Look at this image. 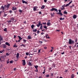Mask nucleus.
<instances>
[{
  "label": "nucleus",
  "mask_w": 78,
  "mask_h": 78,
  "mask_svg": "<svg viewBox=\"0 0 78 78\" xmlns=\"http://www.w3.org/2000/svg\"><path fill=\"white\" fill-rule=\"evenodd\" d=\"M17 8L16 7H12V9L13 11H15V10H16Z\"/></svg>",
  "instance_id": "nucleus-10"
},
{
  "label": "nucleus",
  "mask_w": 78,
  "mask_h": 78,
  "mask_svg": "<svg viewBox=\"0 0 78 78\" xmlns=\"http://www.w3.org/2000/svg\"><path fill=\"white\" fill-rule=\"evenodd\" d=\"M0 47H1L2 48H5L7 47V46L5 44H2L0 46Z\"/></svg>",
  "instance_id": "nucleus-3"
},
{
  "label": "nucleus",
  "mask_w": 78,
  "mask_h": 78,
  "mask_svg": "<svg viewBox=\"0 0 78 78\" xmlns=\"http://www.w3.org/2000/svg\"><path fill=\"white\" fill-rule=\"evenodd\" d=\"M5 45L9 46H10V44L8 42H5Z\"/></svg>",
  "instance_id": "nucleus-12"
},
{
  "label": "nucleus",
  "mask_w": 78,
  "mask_h": 78,
  "mask_svg": "<svg viewBox=\"0 0 78 78\" xmlns=\"http://www.w3.org/2000/svg\"><path fill=\"white\" fill-rule=\"evenodd\" d=\"M69 5V4L68 3V4H66L65 5V6L66 7L68 6Z\"/></svg>",
  "instance_id": "nucleus-41"
},
{
  "label": "nucleus",
  "mask_w": 78,
  "mask_h": 78,
  "mask_svg": "<svg viewBox=\"0 0 78 78\" xmlns=\"http://www.w3.org/2000/svg\"><path fill=\"white\" fill-rule=\"evenodd\" d=\"M10 4H8L7 5H5V6L6 7V8H8L9 7V6H10Z\"/></svg>",
  "instance_id": "nucleus-13"
},
{
  "label": "nucleus",
  "mask_w": 78,
  "mask_h": 78,
  "mask_svg": "<svg viewBox=\"0 0 78 78\" xmlns=\"http://www.w3.org/2000/svg\"><path fill=\"white\" fill-rule=\"evenodd\" d=\"M28 65L29 66H31V63L30 62H29L28 63Z\"/></svg>",
  "instance_id": "nucleus-33"
},
{
  "label": "nucleus",
  "mask_w": 78,
  "mask_h": 78,
  "mask_svg": "<svg viewBox=\"0 0 78 78\" xmlns=\"http://www.w3.org/2000/svg\"><path fill=\"white\" fill-rule=\"evenodd\" d=\"M50 11H55V12H58L57 9H55V8H52L50 10Z\"/></svg>",
  "instance_id": "nucleus-2"
},
{
  "label": "nucleus",
  "mask_w": 78,
  "mask_h": 78,
  "mask_svg": "<svg viewBox=\"0 0 78 78\" xmlns=\"http://www.w3.org/2000/svg\"><path fill=\"white\" fill-rule=\"evenodd\" d=\"M27 39H31V37L30 36V35H29L28 36V37H27Z\"/></svg>",
  "instance_id": "nucleus-15"
},
{
  "label": "nucleus",
  "mask_w": 78,
  "mask_h": 78,
  "mask_svg": "<svg viewBox=\"0 0 78 78\" xmlns=\"http://www.w3.org/2000/svg\"><path fill=\"white\" fill-rule=\"evenodd\" d=\"M34 25H31V27L32 29H34Z\"/></svg>",
  "instance_id": "nucleus-20"
},
{
  "label": "nucleus",
  "mask_w": 78,
  "mask_h": 78,
  "mask_svg": "<svg viewBox=\"0 0 78 78\" xmlns=\"http://www.w3.org/2000/svg\"><path fill=\"white\" fill-rule=\"evenodd\" d=\"M48 36H49V35H48V34H46V38L47 39H48Z\"/></svg>",
  "instance_id": "nucleus-48"
},
{
  "label": "nucleus",
  "mask_w": 78,
  "mask_h": 78,
  "mask_svg": "<svg viewBox=\"0 0 78 78\" xmlns=\"http://www.w3.org/2000/svg\"><path fill=\"white\" fill-rule=\"evenodd\" d=\"M41 25L43 26V24L41 23V21H39L38 24H36V26H37V27H39Z\"/></svg>",
  "instance_id": "nucleus-4"
},
{
  "label": "nucleus",
  "mask_w": 78,
  "mask_h": 78,
  "mask_svg": "<svg viewBox=\"0 0 78 78\" xmlns=\"http://www.w3.org/2000/svg\"><path fill=\"white\" fill-rule=\"evenodd\" d=\"M9 54L8 53H6V55L9 56Z\"/></svg>",
  "instance_id": "nucleus-53"
},
{
  "label": "nucleus",
  "mask_w": 78,
  "mask_h": 78,
  "mask_svg": "<svg viewBox=\"0 0 78 78\" xmlns=\"http://www.w3.org/2000/svg\"><path fill=\"white\" fill-rule=\"evenodd\" d=\"M11 21L10 20H9L8 21H7V22H8V23H11Z\"/></svg>",
  "instance_id": "nucleus-44"
},
{
  "label": "nucleus",
  "mask_w": 78,
  "mask_h": 78,
  "mask_svg": "<svg viewBox=\"0 0 78 78\" xmlns=\"http://www.w3.org/2000/svg\"><path fill=\"white\" fill-rule=\"evenodd\" d=\"M12 10L9 11V12H10V13H12Z\"/></svg>",
  "instance_id": "nucleus-55"
},
{
  "label": "nucleus",
  "mask_w": 78,
  "mask_h": 78,
  "mask_svg": "<svg viewBox=\"0 0 78 78\" xmlns=\"http://www.w3.org/2000/svg\"><path fill=\"white\" fill-rule=\"evenodd\" d=\"M19 12H22V11L20 9H19Z\"/></svg>",
  "instance_id": "nucleus-47"
},
{
  "label": "nucleus",
  "mask_w": 78,
  "mask_h": 78,
  "mask_svg": "<svg viewBox=\"0 0 78 78\" xmlns=\"http://www.w3.org/2000/svg\"><path fill=\"white\" fill-rule=\"evenodd\" d=\"M51 76H53V73H51Z\"/></svg>",
  "instance_id": "nucleus-60"
},
{
  "label": "nucleus",
  "mask_w": 78,
  "mask_h": 78,
  "mask_svg": "<svg viewBox=\"0 0 78 78\" xmlns=\"http://www.w3.org/2000/svg\"><path fill=\"white\" fill-rule=\"evenodd\" d=\"M77 42V38H76L75 40V42Z\"/></svg>",
  "instance_id": "nucleus-42"
},
{
  "label": "nucleus",
  "mask_w": 78,
  "mask_h": 78,
  "mask_svg": "<svg viewBox=\"0 0 78 78\" xmlns=\"http://www.w3.org/2000/svg\"><path fill=\"white\" fill-rule=\"evenodd\" d=\"M23 42L24 43H26V41H27L25 39H23Z\"/></svg>",
  "instance_id": "nucleus-34"
},
{
  "label": "nucleus",
  "mask_w": 78,
  "mask_h": 78,
  "mask_svg": "<svg viewBox=\"0 0 78 78\" xmlns=\"http://www.w3.org/2000/svg\"><path fill=\"white\" fill-rule=\"evenodd\" d=\"M26 1H24L23 0H22V2L23 3H24Z\"/></svg>",
  "instance_id": "nucleus-43"
},
{
  "label": "nucleus",
  "mask_w": 78,
  "mask_h": 78,
  "mask_svg": "<svg viewBox=\"0 0 78 78\" xmlns=\"http://www.w3.org/2000/svg\"><path fill=\"white\" fill-rule=\"evenodd\" d=\"M42 24H43V25H46V22H45V23H42Z\"/></svg>",
  "instance_id": "nucleus-51"
},
{
  "label": "nucleus",
  "mask_w": 78,
  "mask_h": 78,
  "mask_svg": "<svg viewBox=\"0 0 78 78\" xmlns=\"http://www.w3.org/2000/svg\"><path fill=\"white\" fill-rule=\"evenodd\" d=\"M37 34H39V33H40V31L39 30L37 31Z\"/></svg>",
  "instance_id": "nucleus-57"
},
{
  "label": "nucleus",
  "mask_w": 78,
  "mask_h": 78,
  "mask_svg": "<svg viewBox=\"0 0 78 78\" xmlns=\"http://www.w3.org/2000/svg\"><path fill=\"white\" fill-rule=\"evenodd\" d=\"M38 78H42L41 76H40L38 77Z\"/></svg>",
  "instance_id": "nucleus-64"
},
{
  "label": "nucleus",
  "mask_w": 78,
  "mask_h": 78,
  "mask_svg": "<svg viewBox=\"0 0 78 78\" xmlns=\"http://www.w3.org/2000/svg\"><path fill=\"white\" fill-rule=\"evenodd\" d=\"M1 9H2V11H3L5 9V7L3 6H1Z\"/></svg>",
  "instance_id": "nucleus-17"
},
{
  "label": "nucleus",
  "mask_w": 78,
  "mask_h": 78,
  "mask_svg": "<svg viewBox=\"0 0 78 78\" xmlns=\"http://www.w3.org/2000/svg\"><path fill=\"white\" fill-rule=\"evenodd\" d=\"M75 76L74 74H72L71 76V78H74Z\"/></svg>",
  "instance_id": "nucleus-18"
},
{
  "label": "nucleus",
  "mask_w": 78,
  "mask_h": 78,
  "mask_svg": "<svg viewBox=\"0 0 78 78\" xmlns=\"http://www.w3.org/2000/svg\"><path fill=\"white\" fill-rule=\"evenodd\" d=\"M38 66H34V68L36 69H37V68H38Z\"/></svg>",
  "instance_id": "nucleus-28"
},
{
  "label": "nucleus",
  "mask_w": 78,
  "mask_h": 78,
  "mask_svg": "<svg viewBox=\"0 0 78 78\" xmlns=\"http://www.w3.org/2000/svg\"><path fill=\"white\" fill-rule=\"evenodd\" d=\"M18 38H19V40H22V39H23V38H21V37L20 36H18Z\"/></svg>",
  "instance_id": "nucleus-16"
},
{
  "label": "nucleus",
  "mask_w": 78,
  "mask_h": 78,
  "mask_svg": "<svg viewBox=\"0 0 78 78\" xmlns=\"http://www.w3.org/2000/svg\"><path fill=\"white\" fill-rule=\"evenodd\" d=\"M45 7V6L44 5H42L41 7V9H44V8Z\"/></svg>",
  "instance_id": "nucleus-21"
},
{
  "label": "nucleus",
  "mask_w": 78,
  "mask_h": 78,
  "mask_svg": "<svg viewBox=\"0 0 78 78\" xmlns=\"http://www.w3.org/2000/svg\"><path fill=\"white\" fill-rule=\"evenodd\" d=\"M74 42H75L74 40H72L71 39H69L68 43L69 44H73L74 43Z\"/></svg>",
  "instance_id": "nucleus-1"
},
{
  "label": "nucleus",
  "mask_w": 78,
  "mask_h": 78,
  "mask_svg": "<svg viewBox=\"0 0 78 78\" xmlns=\"http://www.w3.org/2000/svg\"><path fill=\"white\" fill-rule=\"evenodd\" d=\"M40 30H42L43 29V26H41L40 28Z\"/></svg>",
  "instance_id": "nucleus-36"
},
{
  "label": "nucleus",
  "mask_w": 78,
  "mask_h": 78,
  "mask_svg": "<svg viewBox=\"0 0 78 78\" xmlns=\"http://www.w3.org/2000/svg\"><path fill=\"white\" fill-rule=\"evenodd\" d=\"M39 42L41 44L43 43L42 41H39Z\"/></svg>",
  "instance_id": "nucleus-54"
},
{
  "label": "nucleus",
  "mask_w": 78,
  "mask_h": 78,
  "mask_svg": "<svg viewBox=\"0 0 78 78\" xmlns=\"http://www.w3.org/2000/svg\"><path fill=\"white\" fill-rule=\"evenodd\" d=\"M3 51H0V53H3Z\"/></svg>",
  "instance_id": "nucleus-62"
},
{
  "label": "nucleus",
  "mask_w": 78,
  "mask_h": 78,
  "mask_svg": "<svg viewBox=\"0 0 78 78\" xmlns=\"http://www.w3.org/2000/svg\"><path fill=\"white\" fill-rule=\"evenodd\" d=\"M37 31V29L36 28L35 29H34L32 30V31L34 32H36Z\"/></svg>",
  "instance_id": "nucleus-11"
},
{
  "label": "nucleus",
  "mask_w": 78,
  "mask_h": 78,
  "mask_svg": "<svg viewBox=\"0 0 78 78\" xmlns=\"http://www.w3.org/2000/svg\"><path fill=\"white\" fill-rule=\"evenodd\" d=\"M10 20L12 22L13 21H14V18L13 17H12L10 18Z\"/></svg>",
  "instance_id": "nucleus-22"
},
{
  "label": "nucleus",
  "mask_w": 78,
  "mask_h": 78,
  "mask_svg": "<svg viewBox=\"0 0 78 78\" xmlns=\"http://www.w3.org/2000/svg\"><path fill=\"white\" fill-rule=\"evenodd\" d=\"M13 61L12 60L10 61V63L11 64L13 63Z\"/></svg>",
  "instance_id": "nucleus-46"
},
{
  "label": "nucleus",
  "mask_w": 78,
  "mask_h": 78,
  "mask_svg": "<svg viewBox=\"0 0 78 78\" xmlns=\"http://www.w3.org/2000/svg\"><path fill=\"white\" fill-rule=\"evenodd\" d=\"M34 71L36 72H38V69H36V70H34Z\"/></svg>",
  "instance_id": "nucleus-40"
},
{
  "label": "nucleus",
  "mask_w": 78,
  "mask_h": 78,
  "mask_svg": "<svg viewBox=\"0 0 78 78\" xmlns=\"http://www.w3.org/2000/svg\"><path fill=\"white\" fill-rule=\"evenodd\" d=\"M19 53H17V54H16V58H18L19 57Z\"/></svg>",
  "instance_id": "nucleus-26"
},
{
  "label": "nucleus",
  "mask_w": 78,
  "mask_h": 78,
  "mask_svg": "<svg viewBox=\"0 0 78 78\" xmlns=\"http://www.w3.org/2000/svg\"><path fill=\"white\" fill-rule=\"evenodd\" d=\"M4 31L7 32V28H5L4 29Z\"/></svg>",
  "instance_id": "nucleus-24"
},
{
  "label": "nucleus",
  "mask_w": 78,
  "mask_h": 78,
  "mask_svg": "<svg viewBox=\"0 0 78 78\" xmlns=\"http://www.w3.org/2000/svg\"><path fill=\"white\" fill-rule=\"evenodd\" d=\"M16 37V35H14V38L15 39Z\"/></svg>",
  "instance_id": "nucleus-63"
},
{
  "label": "nucleus",
  "mask_w": 78,
  "mask_h": 78,
  "mask_svg": "<svg viewBox=\"0 0 78 78\" xmlns=\"http://www.w3.org/2000/svg\"><path fill=\"white\" fill-rule=\"evenodd\" d=\"M64 7L62 6L61 8V10H63V9H64Z\"/></svg>",
  "instance_id": "nucleus-38"
},
{
  "label": "nucleus",
  "mask_w": 78,
  "mask_h": 78,
  "mask_svg": "<svg viewBox=\"0 0 78 78\" xmlns=\"http://www.w3.org/2000/svg\"><path fill=\"white\" fill-rule=\"evenodd\" d=\"M58 12L59 13H61V10L60 9L58 10Z\"/></svg>",
  "instance_id": "nucleus-52"
},
{
  "label": "nucleus",
  "mask_w": 78,
  "mask_h": 78,
  "mask_svg": "<svg viewBox=\"0 0 78 78\" xmlns=\"http://www.w3.org/2000/svg\"><path fill=\"white\" fill-rule=\"evenodd\" d=\"M77 17V16L76 15H74L73 16V18L74 19H76Z\"/></svg>",
  "instance_id": "nucleus-9"
},
{
  "label": "nucleus",
  "mask_w": 78,
  "mask_h": 78,
  "mask_svg": "<svg viewBox=\"0 0 78 78\" xmlns=\"http://www.w3.org/2000/svg\"><path fill=\"white\" fill-rule=\"evenodd\" d=\"M22 61L23 62L22 65L24 66H25L26 64L25 60H22Z\"/></svg>",
  "instance_id": "nucleus-5"
},
{
  "label": "nucleus",
  "mask_w": 78,
  "mask_h": 78,
  "mask_svg": "<svg viewBox=\"0 0 78 78\" xmlns=\"http://www.w3.org/2000/svg\"><path fill=\"white\" fill-rule=\"evenodd\" d=\"M69 48L70 49H71V48H72V46H69Z\"/></svg>",
  "instance_id": "nucleus-59"
},
{
  "label": "nucleus",
  "mask_w": 78,
  "mask_h": 78,
  "mask_svg": "<svg viewBox=\"0 0 78 78\" xmlns=\"http://www.w3.org/2000/svg\"><path fill=\"white\" fill-rule=\"evenodd\" d=\"M56 64L55 63H53L51 67L53 68L55 67Z\"/></svg>",
  "instance_id": "nucleus-8"
},
{
  "label": "nucleus",
  "mask_w": 78,
  "mask_h": 78,
  "mask_svg": "<svg viewBox=\"0 0 78 78\" xmlns=\"http://www.w3.org/2000/svg\"><path fill=\"white\" fill-rule=\"evenodd\" d=\"M13 47L17 48V45H16V44H15V45H13Z\"/></svg>",
  "instance_id": "nucleus-35"
},
{
  "label": "nucleus",
  "mask_w": 78,
  "mask_h": 78,
  "mask_svg": "<svg viewBox=\"0 0 78 78\" xmlns=\"http://www.w3.org/2000/svg\"><path fill=\"white\" fill-rule=\"evenodd\" d=\"M65 19V18H62V17H60L59 19V20H64Z\"/></svg>",
  "instance_id": "nucleus-25"
},
{
  "label": "nucleus",
  "mask_w": 78,
  "mask_h": 78,
  "mask_svg": "<svg viewBox=\"0 0 78 78\" xmlns=\"http://www.w3.org/2000/svg\"><path fill=\"white\" fill-rule=\"evenodd\" d=\"M3 41V37L2 36H0V42L1 41Z\"/></svg>",
  "instance_id": "nucleus-19"
},
{
  "label": "nucleus",
  "mask_w": 78,
  "mask_h": 78,
  "mask_svg": "<svg viewBox=\"0 0 78 78\" xmlns=\"http://www.w3.org/2000/svg\"><path fill=\"white\" fill-rule=\"evenodd\" d=\"M29 55V53H28V52H26V55Z\"/></svg>",
  "instance_id": "nucleus-45"
},
{
  "label": "nucleus",
  "mask_w": 78,
  "mask_h": 78,
  "mask_svg": "<svg viewBox=\"0 0 78 78\" xmlns=\"http://www.w3.org/2000/svg\"><path fill=\"white\" fill-rule=\"evenodd\" d=\"M48 58H49L48 60H49L50 61H52L53 59V57H52L49 56L48 57Z\"/></svg>",
  "instance_id": "nucleus-7"
},
{
  "label": "nucleus",
  "mask_w": 78,
  "mask_h": 78,
  "mask_svg": "<svg viewBox=\"0 0 78 78\" xmlns=\"http://www.w3.org/2000/svg\"><path fill=\"white\" fill-rule=\"evenodd\" d=\"M73 2V1L72 0H71V2H70L69 4V5H70V4H71L72 2Z\"/></svg>",
  "instance_id": "nucleus-49"
},
{
  "label": "nucleus",
  "mask_w": 78,
  "mask_h": 78,
  "mask_svg": "<svg viewBox=\"0 0 78 78\" xmlns=\"http://www.w3.org/2000/svg\"><path fill=\"white\" fill-rule=\"evenodd\" d=\"M46 77H49L50 76V75L49 74H47L45 76Z\"/></svg>",
  "instance_id": "nucleus-32"
},
{
  "label": "nucleus",
  "mask_w": 78,
  "mask_h": 78,
  "mask_svg": "<svg viewBox=\"0 0 78 78\" xmlns=\"http://www.w3.org/2000/svg\"><path fill=\"white\" fill-rule=\"evenodd\" d=\"M53 14L52 13H51V17H52L53 16H54V13H53Z\"/></svg>",
  "instance_id": "nucleus-37"
},
{
  "label": "nucleus",
  "mask_w": 78,
  "mask_h": 78,
  "mask_svg": "<svg viewBox=\"0 0 78 78\" xmlns=\"http://www.w3.org/2000/svg\"><path fill=\"white\" fill-rule=\"evenodd\" d=\"M44 2H47V0H44Z\"/></svg>",
  "instance_id": "nucleus-61"
},
{
  "label": "nucleus",
  "mask_w": 78,
  "mask_h": 78,
  "mask_svg": "<svg viewBox=\"0 0 78 78\" xmlns=\"http://www.w3.org/2000/svg\"><path fill=\"white\" fill-rule=\"evenodd\" d=\"M7 14H5V13H4V16H3V17H6V16H7Z\"/></svg>",
  "instance_id": "nucleus-29"
},
{
  "label": "nucleus",
  "mask_w": 78,
  "mask_h": 78,
  "mask_svg": "<svg viewBox=\"0 0 78 78\" xmlns=\"http://www.w3.org/2000/svg\"><path fill=\"white\" fill-rule=\"evenodd\" d=\"M43 28H45V29H47V27L46 26H43Z\"/></svg>",
  "instance_id": "nucleus-27"
},
{
  "label": "nucleus",
  "mask_w": 78,
  "mask_h": 78,
  "mask_svg": "<svg viewBox=\"0 0 78 78\" xmlns=\"http://www.w3.org/2000/svg\"><path fill=\"white\" fill-rule=\"evenodd\" d=\"M41 49H40L38 50V53L39 54V53H41Z\"/></svg>",
  "instance_id": "nucleus-30"
},
{
  "label": "nucleus",
  "mask_w": 78,
  "mask_h": 78,
  "mask_svg": "<svg viewBox=\"0 0 78 78\" xmlns=\"http://www.w3.org/2000/svg\"><path fill=\"white\" fill-rule=\"evenodd\" d=\"M63 13L64 14H67L68 12L66 11H64Z\"/></svg>",
  "instance_id": "nucleus-23"
},
{
  "label": "nucleus",
  "mask_w": 78,
  "mask_h": 78,
  "mask_svg": "<svg viewBox=\"0 0 78 78\" xmlns=\"http://www.w3.org/2000/svg\"><path fill=\"white\" fill-rule=\"evenodd\" d=\"M51 69H52V68H51V67H50L49 68V70H51Z\"/></svg>",
  "instance_id": "nucleus-58"
},
{
  "label": "nucleus",
  "mask_w": 78,
  "mask_h": 78,
  "mask_svg": "<svg viewBox=\"0 0 78 78\" xmlns=\"http://www.w3.org/2000/svg\"><path fill=\"white\" fill-rule=\"evenodd\" d=\"M59 15H60V16H61V17H62V16L63 15V14H62V12L60 13Z\"/></svg>",
  "instance_id": "nucleus-31"
},
{
  "label": "nucleus",
  "mask_w": 78,
  "mask_h": 78,
  "mask_svg": "<svg viewBox=\"0 0 78 78\" xmlns=\"http://www.w3.org/2000/svg\"><path fill=\"white\" fill-rule=\"evenodd\" d=\"M47 47H44V49H47Z\"/></svg>",
  "instance_id": "nucleus-56"
},
{
  "label": "nucleus",
  "mask_w": 78,
  "mask_h": 78,
  "mask_svg": "<svg viewBox=\"0 0 78 78\" xmlns=\"http://www.w3.org/2000/svg\"><path fill=\"white\" fill-rule=\"evenodd\" d=\"M38 8V7L37 6H35V7H33V11H37V9Z\"/></svg>",
  "instance_id": "nucleus-6"
},
{
  "label": "nucleus",
  "mask_w": 78,
  "mask_h": 78,
  "mask_svg": "<svg viewBox=\"0 0 78 78\" xmlns=\"http://www.w3.org/2000/svg\"><path fill=\"white\" fill-rule=\"evenodd\" d=\"M1 58H2V59H4L5 58L4 56L2 55L1 56Z\"/></svg>",
  "instance_id": "nucleus-39"
},
{
  "label": "nucleus",
  "mask_w": 78,
  "mask_h": 78,
  "mask_svg": "<svg viewBox=\"0 0 78 78\" xmlns=\"http://www.w3.org/2000/svg\"><path fill=\"white\" fill-rule=\"evenodd\" d=\"M61 54L62 55H64V54H65V52H61Z\"/></svg>",
  "instance_id": "nucleus-50"
},
{
  "label": "nucleus",
  "mask_w": 78,
  "mask_h": 78,
  "mask_svg": "<svg viewBox=\"0 0 78 78\" xmlns=\"http://www.w3.org/2000/svg\"><path fill=\"white\" fill-rule=\"evenodd\" d=\"M47 25L48 26H50L51 25V23L49 22H48L47 23Z\"/></svg>",
  "instance_id": "nucleus-14"
}]
</instances>
